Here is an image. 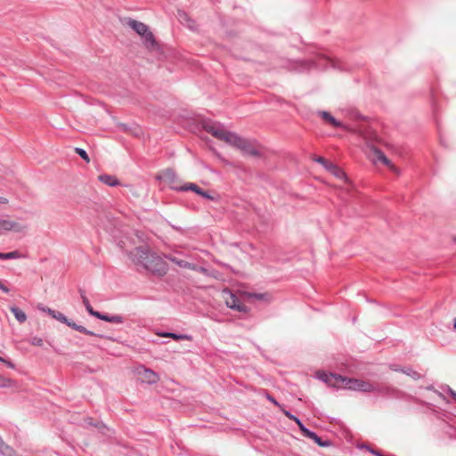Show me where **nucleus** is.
<instances>
[{
	"instance_id": "1",
	"label": "nucleus",
	"mask_w": 456,
	"mask_h": 456,
	"mask_svg": "<svg viewBox=\"0 0 456 456\" xmlns=\"http://www.w3.org/2000/svg\"><path fill=\"white\" fill-rule=\"evenodd\" d=\"M130 257L137 265L158 274L166 273V262L155 253H151L147 247H138L130 252Z\"/></svg>"
},
{
	"instance_id": "2",
	"label": "nucleus",
	"mask_w": 456,
	"mask_h": 456,
	"mask_svg": "<svg viewBox=\"0 0 456 456\" xmlns=\"http://www.w3.org/2000/svg\"><path fill=\"white\" fill-rule=\"evenodd\" d=\"M37 308H38V310L49 314L52 318L59 321L61 323L66 324L67 326L70 327L71 329H73L77 331H79L81 333H84V334L89 335V336H94V337H98V338H106L104 335L97 334L92 330H87L86 328H85L82 325L77 324L72 320L68 319L62 313H61L59 311H55L52 308H49V307H46V306H44L41 305H39L37 306Z\"/></svg>"
},
{
	"instance_id": "3",
	"label": "nucleus",
	"mask_w": 456,
	"mask_h": 456,
	"mask_svg": "<svg viewBox=\"0 0 456 456\" xmlns=\"http://www.w3.org/2000/svg\"><path fill=\"white\" fill-rule=\"evenodd\" d=\"M128 27L142 37L143 45L148 49H154L157 46V41L154 35L150 31L149 27L143 22L129 18L126 21Z\"/></svg>"
},
{
	"instance_id": "4",
	"label": "nucleus",
	"mask_w": 456,
	"mask_h": 456,
	"mask_svg": "<svg viewBox=\"0 0 456 456\" xmlns=\"http://www.w3.org/2000/svg\"><path fill=\"white\" fill-rule=\"evenodd\" d=\"M293 65L294 69L298 72L308 71L312 69H324L329 66L335 67L333 60L322 55L311 60L295 61Z\"/></svg>"
},
{
	"instance_id": "5",
	"label": "nucleus",
	"mask_w": 456,
	"mask_h": 456,
	"mask_svg": "<svg viewBox=\"0 0 456 456\" xmlns=\"http://www.w3.org/2000/svg\"><path fill=\"white\" fill-rule=\"evenodd\" d=\"M202 126L206 132L211 134L214 137L219 140L224 141L229 144L232 143L236 134L235 133L227 131L222 124L212 120L204 121L202 123Z\"/></svg>"
},
{
	"instance_id": "6",
	"label": "nucleus",
	"mask_w": 456,
	"mask_h": 456,
	"mask_svg": "<svg viewBox=\"0 0 456 456\" xmlns=\"http://www.w3.org/2000/svg\"><path fill=\"white\" fill-rule=\"evenodd\" d=\"M339 382H341L340 388H346L354 391L370 393L374 392V385L357 379H351L345 376H339Z\"/></svg>"
},
{
	"instance_id": "7",
	"label": "nucleus",
	"mask_w": 456,
	"mask_h": 456,
	"mask_svg": "<svg viewBox=\"0 0 456 456\" xmlns=\"http://www.w3.org/2000/svg\"><path fill=\"white\" fill-rule=\"evenodd\" d=\"M231 145L241 150L245 154L250 156H258V151L252 145V143L245 138L235 134Z\"/></svg>"
},
{
	"instance_id": "8",
	"label": "nucleus",
	"mask_w": 456,
	"mask_h": 456,
	"mask_svg": "<svg viewBox=\"0 0 456 456\" xmlns=\"http://www.w3.org/2000/svg\"><path fill=\"white\" fill-rule=\"evenodd\" d=\"M228 297L225 299L227 307L236 310L240 313H247L248 311L245 304L233 293L228 292Z\"/></svg>"
},
{
	"instance_id": "9",
	"label": "nucleus",
	"mask_w": 456,
	"mask_h": 456,
	"mask_svg": "<svg viewBox=\"0 0 456 456\" xmlns=\"http://www.w3.org/2000/svg\"><path fill=\"white\" fill-rule=\"evenodd\" d=\"M26 228L27 227L25 225H22L17 222L7 219H0V234L10 231L22 232L26 230Z\"/></svg>"
},
{
	"instance_id": "10",
	"label": "nucleus",
	"mask_w": 456,
	"mask_h": 456,
	"mask_svg": "<svg viewBox=\"0 0 456 456\" xmlns=\"http://www.w3.org/2000/svg\"><path fill=\"white\" fill-rule=\"evenodd\" d=\"M138 374L140 375L142 381L150 385L156 384L159 378L156 372L152 370L142 367L138 370Z\"/></svg>"
},
{
	"instance_id": "11",
	"label": "nucleus",
	"mask_w": 456,
	"mask_h": 456,
	"mask_svg": "<svg viewBox=\"0 0 456 456\" xmlns=\"http://www.w3.org/2000/svg\"><path fill=\"white\" fill-rule=\"evenodd\" d=\"M374 392L387 398H397L400 394V391L395 387L379 385H374Z\"/></svg>"
},
{
	"instance_id": "12",
	"label": "nucleus",
	"mask_w": 456,
	"mask_h": 456,
	"mask_svg": "<svg viewBox=\"0 0 456 456\" xmlns=\"http://www.w3.org/2000/svg\"><path fill=\"white\" fill-rule=\"evenodd\" d=\"M301 432L305 437H307V438L314 441V443H316L321 447H329L331 445V442L330 440H328V439L322 440V437H320L314 431H311L310 429H308L306 427L304 429L302 428Z\"/></svg>"
},
{
	"instance_id": "13",
	"label": "nucleus",
	"mask_w": 456,
	"mask_h": 456,
	"mask_svg": "<svg viewBox=\"0 0 456 456\" xmlns=\"http://www.w3.org/2000/svg\"><path fill=\"white\" fill-rule=\"evenodd\" d=\"M339 374L335 373H326V372H320L318 374V378L322 380L323 382L327 383L330 386L340 388L341 382H339Z\"/></svg>"
},
{
	"instance_id": "14",
	"label": "nucleus",
	"mask_w": 456,
	"mask_h": 456,
	"mask_svg": "<svg viewBox=\"0 0 456 456\" xmlns=\"http://www.w3.org/2000/svg\"><path fill=\"white\" fill-rule=\"evenodd\" d=\"M157 335L159 336V337H162V338H173L175 340H188V341H191L193 339L192 336L189 335V334H177V333L167 332V331L158 332Z\"/></svg>"
},
{
	"instance_id": "15",
	"label": "nucleus",
	"mask_w": 456,
	"mask_h": 456,
	"mask_svg": "<svg viewBox=\"0 0 456 456\" xmlns=\"http://www.w3.org/2000/svg\"><path fill=\"white\" fill-rule=\"evenodd\" d=\"M319 115L330 125H331L333 127L340 128L344 127V125L342 122L337 120L330 112L328 111H319Z\"/></svg>"
},
{
	"instance_id": "16",
	"label": "nucleus",
	"mask_w": 456,
	"mask_h": 456,
	"mask_svg": "<svg viewBox=\"0 0 456 456\" xmlns=\"http://www.w3.org/2000/svg\"><path fill=\"white\" fill-rule=\"evenodd\" d=\"M96 318L100 319L102 321H105L107 322L110 323H123L124 318L121 315L114 314V315H109L102 313H98L96 314Z\"/></svg>"
},
{
	"instance_id": "17",
	"label": "nucleus",
	"mask_w": 456,
	"mask_h": 456,
	"mask_svg": "<svg viewBox=\"0 0 456 456\" xmlns=\"http://www.w3.org/2000/svg\"><path fill=\"white\" fill-rule=\"evenodd\" d=\"M99 181L103 183L104 184H107L110 187H115L119 184L118 179L111 175L103 174L99 175L98 177Z\"/></svg>"
},
{
	"instance_id": "18",
	"label": "nucleus",
	"mask_w": 456,
	"mask_h": 456,
	"mask_svg": "<svg viewBox=\"0 0 456 456\" xmlns=\"http://www.w3.org/2000/svg\"><path fill=\"white\" fill-rule=\"evenodd\" d=\"M10 311L14 315L15 319L18 321L19 323H24L27 321V314L22 311L20 308L12 305L10 306Z\"/></svg>"
},
{
	"instance_id": "19",
	"label": "nucleus",
	"mask_w": 456,
	"mask_h": 456,
	"mask_svg": "<svg viewBox=\"0 0 456 456\" xmlns=\"http://www.w3.org/2000/svg\"><path fill=\"white\" fill-rule=\"evenodd\" d=\"M80 296H81V298H82V302L87 311V313L94 316V317H96V314L99 313L98 311H95L94 310V308L92 307L88 298L86 297V294H85V291L83 290H80Z\"/></svg>"
},
{
	"instance_id": "20",
	"label": "nucleus",
	"mask_w": 456,
	"mask_h": 456,
	"mask_svg": "<svg viewBox=\"0 0 456 456\" xmlns=\"http://www.w3.org/2000/svg\"><path fill=\"white\" fill-rule=\"evenodd\" d=\"M327 170L339 179H346L345 172L333 163L329 164Z\"/></svg>"
},
{
	"instance_id": "21",
	"label": "nucleus",
	"mask_w": 456,
	"mask_h": 456,
	"mask_svg": "<svg viewBox=\"0 0 456 456\" xmlns=\"http://www.w3.org/2000/svg\"><path fill=\"white\" fill-rule=\"evenodd\" d=\"M175 189L176 191H192L196 194L198 193V191H200L201 190L200 187H199L197 184H195L193 183H187L184 185H183L181 187H175Z\"/></svg>"
},
{
	"instance_id": "22",
	"label": "nucleus",
	"mask_w": 456,
	"mask_h": 456,
	"mask_svg": "<svg viewBox=\"0 0 456 456\" xmlns=\"http://www.w3.org/2000/svg\"><path fill=\"white\" fill-rule=\"evenodd\" d=\"M21 257L22 255L18 250L11 251L8 253L0 252V260L19 259Z\"/></svg>"
},
{
	"instance_id": "23",
	"label": "nucleus",
	"mask_w": 456,
	"mask_h": 456,
	"mask_svg": "<svg viewBox=\"0 0 456 456\" xmlns=\"http://www.w3.org/2000/svg\"><path fill=\"white\" fill-rule=\"evenodd\" d=\"M282 411L288 419H289L290 420H293L297 425L300 431H302V428L304 429L305 428V426L303 424V422L297 416L292 414L290 411H286V410H283Z\"/></svg>"
},
{
	"instance_id": "24",
	"label": "nucleus",
	"mask_w": 456,
	"mask_h": 456,
	"mask_svg": "<svg viewBox=\"0 0 456 456\" xmlns=\"http://www.w3.org/2000/svg\"><path fill=\"white\" fill-rule=\"evenodd\" d=\"M393 370H395V371H402L404 374L411 377L413 379H420V374L419 372H417L416 370H414L413 369H411V368H407V369H396V368H395Z\"/></svg>"
},
{
	"instance_id": "25",
	"label": "nucleus",
	"mask_w": 456,
	"mask_h": 456,
	"mask_svg": "<svg viewBox=\"0 0 456 456\" xmlns=\"http://www.w3.org/2000/svg\"><path fill=\"white\" fill-rule=\"evenodd\" d=\"M14 384L15 382L12 379L0 375V387H11Z\"/></svg>"
},
{
	"instance_id": "26",
	"label": "nucleus",
	"mask_w": 456,
	"mask_h": 456,
	"mask_svg": "<svg viewBox=\"0 0 456 456\" xmlns=\"http://www.w3.org/2000/svg\"><path fill=\"white\" fill-rule=\"evenodd\" d=\"M163 176L169 182H174L176 179V174L173 169H167L164 171Z\"/></svg>"
},
{
	"instance_id": "27",
	"label": "nucleus",
	"mask_w": 456,
	"mask_h": 456,
	"mask_svg": "<svg viewBox=\"0 0 456 456\" xmlns=\"http://www.w3.org/2000/svg\"><path fill=\"white\" fill-rule=\"evenodd\" d=\"M377 158L379 160L383 162L387 166H390V160L385 156V154L381 151H377Z\"/></svg>"
},
{
	"instance_id": "28",
	"label": "nucleus",
	"mask_w": 456,
	"mask_h": 456,
	"mask_svg": "<svg viewBox=\"0 0 456 456\" xmlns=\"http://www.w3.org/2000/svg\"><path fill=\"white\" fill-rule=\"evenodd\" d=\"M75 151L86 162H89V157L87 152L82 148H75Z\"/></svg>"
},
{
	"instance_id": "29",
	"label": "nucleus",
	"mask_w": 456,
	"mask_h": 456,
	"mask_svg": "<svg viewBox=\"0 0 456 456\" xmlns=\"http://www.w3.org/2000/svg\"><path fill=\"white\" fill-rule=\"evenodd\" d=\"M28 342L33 345V346H42L43 344H44V340L39 338V337H32Z\"/></svg>"
},
{
	"instance_id": "30",
	"label": "nucleus",
	"mask_w": 456,
	"mask_h": 456,
	"mask_svg": "<svg viewBox=\"0 0 456 456\" xmlns=\"http://www.w3.org/2000/svg\"><path fill=\"white\" fill-rule=\"evenodd\" d=\"M314 160L316 162L322 164L326 169L328 168L329 164L331 163V162L328 161L326 159H324L323 157H318Z\"/></svg>"
},
{
	"instance_id": "31",
	"label": "nucleus",
	"mask_w": 456,
	"mask_h": 456,
	"mask_svg": "<svg viewBox=\"0 0 456 456\" xmlns=\"http://www.w3.org/2000/svg\"><path fill=\"white\" fill-rule=\"evenodd\" d=\"M197 194L201 196V197H203L204 199H208V200H214V199H215L208 191H203L202 189L200 191H198Z\"/></svg>"
},
{
	"instance_id": "32",
	"label": "nucleus",
	"mask_w": 456,
	"mask_h": 456,
	"mask_svg": "<svg viewBox=\"0 0 456 456\" xmlns=\"http://www.w3.org/2000/svg\"><path fill=\"white\" fill-rule=\"evenodd\" d=\"M362 448H365L366 450H368L371 454H374L376 456H385L382 452H379V451H376V450H373L371 449L370 446L368 445H362Z\"/></svg>"
},
{
	"instance_id": "33",
	"label": "nucleus",
	"mask_w": 456,
	"mask_h": 456,
	"mask_svg": "<svg viewBox=\"0 0 456 456\" xmlns=\"http://www.w3.org/2000/svg\"><path fill=\"white\" fill-rule=\"evenodd\" d=\"M0 290L5 294L10 292V289L7 286H5L2 281H0Z\"/></svg>"
},
{
	"instance_id": "34",
	"label": "nucleus",
	"mask_w": 456,
	"mask_h": 456,
	"mask_svg": "<svg viewBox=\"0 0 456 456\" xmlns=\"http://www.w3.org/2000/svg\"><path fill=\"white\" fill-rule=\"evenodd\" d=\"M266 398L276 406H280V403L270 395H267Z\"/></svg>"
},
{
	"instance_id": "35",
	"label": "nucleus",
	"mask_w": 456,
	"mask_h": 456,
	"mask_svg": "<svg viewBox=\"0 0 456 456\" xmlns=\"http://www.w3.org/2000/svg\"><path fill=\"white\" fill-rule=\"evenodd\" d=\"M1 362H4L9 368H12V369L14 368V364L11 361L4 359V361H1Z\"/></svg>"
},
{
	"instance_id": "36",
	"label": "nucleus",
	"mask_w": 456,
	"mask_h": 456,
	"mask_svg": "<svg viewBox=\"0 0 456 456\" xmlns=\"http://www.w3.org/2000/svg\"><path fill=\"white\" fill-rule=\"evenodd\" d=\"M449 393L452 396V398L456 401V392L449 387Z\"/></svg>"
},
{
	"instance_id": "37",
	"label": "nucleus",
	"mask_w": 456,
	"mask_h": 456,
	"mask_svg": "<svg viewBox=\"0 0 456 456\" xmlns=\"http://www.w3.org/2000/svg\"><path fill=\"white\" fill-rule=\"evenodd\" d=\"M7 201H8L7 199H5L4 197H0V203L5 204V203H7Z\"/></svg>"
},
{
	"instance_id": "38",
	"label": "nucleus",
	"mask_w": 456,
	"mask_h": 456,
	"mask_svg": "<svg viewBox=\"0 0 456 456\" xmlns=\"http://www.w3.org/2000/svg\"><path fill=\"white\" fill-rule=\"evenodd\" d=\"M256 298H262L263 297V295L259 294V295H256Z\"/></svg>"
},
{
	"instance_id": "39",
	"label": "nucleus",
	"mask_w": 456,
	"mask_h": 456,
	"mask_svg": "<svg viewBox=\"0 0 456 456\" xmlns=\"http://www.w3.org/2000/svg\"><path fill=\"white\" fill-rule=\"evenodd\" d=\"M453 326H454V328L456 329V318L454 319Z\"/></svg>"
},
{
	"instance_id": "40",
	"label": "nucleus",
	"mask_w": 456,
	"mask_h": 456,
	"mask_svg": "<svg viewBox=\"0 0 456 456\" xmlns=\"http://www.w3.org/2000/svg\"><path fill=\"white\" fill-rule=\"evenodd\" d=\"M183 15V16H186V13L183 12V14H180V16H181V17H182Z\"/></svg>"
},
{
	"instance_id": "41",
	"label": "nucleus",
	"mask_w": 456,
	"mask_h": 456,
	"mask_svg": "<svg viewBox=\"0 0 456 456\" xmlns=\"http://www.w3.org/2000/svg\"><path fill=\"white\" fill-rule=\"evenodd\" d=\"M0 361H4V358L0 356Z\"/></svg>"
}]
</instances>
